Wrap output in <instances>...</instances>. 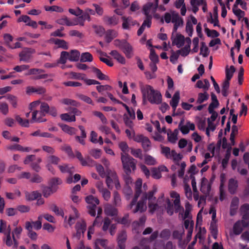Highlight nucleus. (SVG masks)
Wrapping results in <instances>:
<instances>
[{
	"label": "nucleus",
	"instance_id": "f257e3e1",
	"mask_svg": "<svg viewBox=\"0 0 249 249\" xmlns=\"http://www.w3.org/2000/svg\"><path fill=\"white\" fill-rule=\"evenodd\" d=\"M142 180L139 178L135 182V193L134 196L130 203L127 206V209L128 210H132L133 213H136L139 212L142 213L145 211L147 209L146 205L147 196L146 195L144 196H142L141 199L136 204L138 197L142 193Z\"/></svg>",
	"mask_w": 249,
	"mask_h": 249
},
{
	"label": "nucleus",
	"instance_id": "f03ea898",
	"mask_svg": "<svg viewBox=\"0 0 249 249\" xmlns=\"http://www.w3.org/2000/svg\"><path fill=\"white\" fill-rule=\"evenodd\" d=\"M143 96L145 97L147 94L148 101L152 104H159L161 101V95L160 92L155 90L152 87L146 85L142 89Z\"/></svg>",
	"mask_w": 249,
	"mask_h": 249
},
{
	"label": "nucleus",
	"instance_id": "7ed1b4c3",
	"mask_svg": "<svg viewBox=\"0 0 249 249\" xmlns=\"http://www.w3.org/2000/svg\"><path fill=\"white\" fill-rule=\"evenodd\" d=\"M121 160L125 173H131L136 169V161L127 154H121Z\"/></svg>",
	"mask_w": 249,
	"mask_h": 249
},
{
	"label": "nucleus",
	"instance_id": "20e7f679",
	"mask_svg": "<svg viewBox=\"0 0 249 249\" xmlns=\"http://www.w3.org/2000/svg\"><path fill=\"white\" fill-rule=\"evenodd\" d=\"M50 106L46 102H42L41 103L40 109V111L35 110L32 113V117L31 122L32 123H34L35 122H45L46 120L45 119H42L41 118H36V116L37 114H39L41 116H45L46 113L49 111Z\"/></svg>",
	"mask_w": 249,
	"mask_h": 249
},
{
	"label": "nucleus",
	"instance_id": "39448f33",
	"mask_svg": "<svg viewBox=\"0 0 249 249\" xmlns=\"http://www.w3.org/2000/svg\"><path fill=\"white\" fill-rule=\"evenodd\" d=\"M157 8V4H154V3L149 2L143 5L142 12L145 17H150L152 18L154 17L158 18V15L156 14Z\"/></svg>",
	"mask_w": 249,
	"mask_h": 249
},
{
	"label": "nucleus",
	"instance_id": "423d86ee",
	"mask_svg": "<svg viewBox=\"0 0 249 249\" xmlns=\"http://www.w3.org/2000/svg\"><path fill=\"white\" fill-rule=\"evenodd\" d=\"M36 53V50L31 48H24L19 53V61L29 62L32 58V55Z\"/></svg>",
	"mask_w": 249,
	"mask_h": 249
},
{
	"label": "nucleus",
	"instance_id": "0eeeda50",
	"mask_svg": "<svg viewBox=\"0 0 249 249\" xmlns=\"http://www.w3.org/2000/svg\"><path fill=\"white\" fill-rule=\"evenodd\" d=\"M74 157L78 159L81 164L83 166H93L95 165V161L94 160L89 156H87L84 159L82 154L78 151H75Z\"/></svg>",
	"mask_w": 249,
	"mask_h": 249
},
{
	"label": "nucleus",
	"instance_id": "6e6552de",
	"mask_svg": "<svg viewBox=\"0 0 249 249\" xmlns=\"http://www.w3.org/2000/svg\"><path fill=\"white\" fill-rule=\"evenodd\" d=\"M134 141L142 143V146L144 151H149L151 147V142L148 137L142 135H137L134 138Z\"/></svg>",
	"mask_w": 249,
	"mask_h": 249
},
{
	"label": "nucleus",
	"instance_id": "1a4fd4ad",
	"mask_svg": "<svg viewBox=\"0 0 249 249\" xmlns=\"http://www.w3.org/2000/svg\"><path fill=\"white\" fill-rule=\"evenodd\" d=\"M170 195L171 197L175 198L174 204L176 213H183L184 212V208L180 205V196L179 194L174 191H172L170 192Z\"/></svg>",
	"mask_w": 249,
	"mask_h": 249
},
{
	"label": "nucleus",
	"instance_id": "9d476101",
	"mask_svg": "<svg viewBox=\"0 0 249 249\" xmlns=\"http://www.w3.org/2000/svg\"><path fill=\"white\" fill-rule=\"evenodd\" d=\"M184 120L182 119L179 124L178 128L183 134H187L189 132L190 130H194L195 125L194 124L189 121H187L186 124H183Z\"/></svg>",
	"mask_w": 249,
	"mask_h": 249
},
{
	"label": "nucleus",
	"instance_id": "9b49d317",
	"mask_svg": "<svg viewBox=\"0 0 249 249\" xmlns=\"http://www.w3.org/2000/svg\"><path fill=\"white\" fill-rule=\"evenodd\" d=\"M86 223L85 221L81 220L78 221L75 225V229L76 230V236L77 238L80 239L81 236L83 235L86 229Z\"/></svg>",
	"mask_w": 249,
	"mask_h": 249
},
{
	"label": "nucleus",
	"instance_id": "f8f14e48",
	"mask_svg": "<svg viewBox=\"0 0 249 249\" xmlns=\"http://www.w3.org/2000/svg\"><path fill=\"white\" fill-rule=\"evenodd\" d=\"M239 203V198L236 196L233 197L230 205V214L231 216H233L236 214L238 208Z\"/></svg>",
	"mask_w": 249,
	"mask_h": 249
},
{
	"label": "nucleus",
	"instance_id": "ddd939ff",
	"mask_svg": "<svg viewBox=\"0 0 249 249\" xmlns=\"http://www.w3.org/2000/svg\"><path fill=\"white\" fill-rule=\"evenodd\" d=\"M125 56L130 59L134 56V49L130 43L126 42L124 48L122 49Z\"/></svg>",
	"mask_w": 249,
	"mask_h": 249
},
{
	"label": "nucleus",
	"instance_id": "4468645a",
	"mask_svg": "<svg viewBox=\"0 0 249 249\" xmlns=\"http://www.w3.org/2000/svg\"><path fill=\"white\" fill-rule=\"evenodd\" d=\"M238 181L234 178H230L228 182V190L230 194L236 193L238 188Z\"/></svg>",
	"mask_w": 249,
	"mask_h": 249
},
{
	"label": "nucleus",
	"instance_id": "2eb2a0df",
	"mask_svg": "<svg viewBox=\"0 0 249 249\" xmlns=\"http://www.w3.org/2000/svg\"><path fill=\"white\" fill-rule=\"evenodd\" d=\"M71 209L72 211V213L70 215L68 220V224L70 226L73 225L75 223L76 219L79 216V213L77 210L74 207L71 206Z\"/></svg>",
	"mask_w": 249,
	"mask_h": 249
},
{
	"label": "nucleus",
	"instance_id": "dca6fc26",
	"mask_svg": "<svg viewBox=\"0 0 249 249\" xmlns=\"http://www.w3.org/2000/svg\"><path fill=\"white\" fill-rule=\"evenodd\" d=\"M104 22L107 25L115 26L118 23L119 18L116 16H105L103 18Z\"/></svg>",
	"mask_w": 249,
	"mask_h": 249
},
{
	"label": "nucleus",
	"instance_id": "f3484780",
	"mask_svg": "<svg viewBox=\"0 0 249 249\" xmlns=\"http://www.w3.org/2000/svg\"><path fill=\"white\" fill-rule=\"evenodd\" d=\"M123 20L122 27L124 29H129L130 26H134L136 24V21H134L131 18L125 17H123L122 18Z\"/></svg>",
	"mask_w": 249,
	"mask_h": 249
},
{
	"label": "nucleus",
	"instance_id": "a211bd4d",
	"mask_svg": "<svg viewBox=\"0 0 249 249\" xmlns=\"http://www.w3.org/2000/svg\"><path fill=\"white\" fill-rule=\"evenodd\" d=\"M109 54L111 55L115 59H116L119 63L122 64H125V59L123 55L119 53L116 50L111 51L109 53Z\"/></svg>",
	"mask_w": 249,
	"mask_h": 249
},
{
	"label": "nucleus",
	"instance_id": "6ab92c4d",
	"mask_svg": "<svg viewBox=\"0 0 249 249\" xmlns=\"http://www.w3.org/2000/svg\"><path fill=\"white\" fill-rule=\"evenodd\" d=\"M25 229L28 231V236L32 240H36L37 238V234L33 231V226L30 222H25Z\"/></svg>",
	"mask_w": 249,
	"mask_h": 249
},
{
	"label": "nucleus",
	"instance_id": "aec40b11",
	"mask_svg": "<svg viewBox=\"0 0 249 249\" xmlns=\"http://www.w3.org/2000/svg\"><path fill=\"white\" fill-rule=\"evenodd\" d=\"M25 198L28 201H33L41 196V194L37 191L29 192H25Z\"/></svg>",
	"mask_w": 249,
	"mask_h": 249
},
{
	"label": "nucleus",
	"instance_id": "412c9836",
	"mask_svg": "<svg viewBox=\"0 0 249 249\" xmlns=\"http://www.w3.org/2000/svg\"><path fill=\"white\" fill-rule=\"evenodd\" d=\"M105 34V38L107 43L110 42L118 35L117 32L114 30H108Z\"/></svg>",
	"mask_w": 249,
	"mask_h": 249
},
{
	"label": "nucleus",
	"instance_id": "4be33fe9",
	"mask_svg": "<svg viewBox=\"0 0 249 249\" xmlns=\"http://www.w3.org/2000/svg\"><path fill=\"white\" fill-rule=\"evenodd\" d=\"M58 168L60 169V171L63 173H69L71 176L74 173V168L72 166H71L69 164H63L61 165H59Z\"/></svg>",
	"mask_w": 249,
	"mask_h": 249
},
{
	"label": "nucleus",
	"instance_id": "5701e85b",
	"mask_svg": "<svg viewBox=\"0 0 249 249\" xmlns=\"http://www.w3.org/2000/svg\"><path fill=\"white\" fill-rule=\"evenodd\" d=\"M172 23L174 24L173 30L174 32H176L179 27L183 26V20L179 17V14L178 13L177 16L175 17Z\"/></svg>",
	"mask_w": 249,
	"mask_h": 249
},
{
	"label": "nucleus",
	"instance_id": "b1692460",
	"mask_svg": "<svg viewBox=\"0 0 249 249\" xmlns=\"http://www.w3.org/2000/svg\"><path fill=\"white\" fill-rule=\"evenodd\" d=\"M243 222L237 221L233 225V232L235 235L240 234L243 231Z\"/></svg>",
	"mask_w": 249,
	"mask_h": 249
},
{
	"label": "nucleus",
	"instance_id": "393cba45",
	"mask_svg": "<svg viewBox=\"0 0 249 249\" xmlns=\"http://www.w3.org/2000/svg\"><path fill=\"white\" fill-rule=\"evenodd\" d=\"M91 71L96 74L97 77L99 79L101 80H107L109 79L108 77L106 75L103 74L99 69H97L95 67H92L91 68Z\"/></svg>",
	"mask_w": 249,
	"mask_h": 249
},
{
	"label": "nucleus",
	"instance_id": "a878e982",
	"mask_svg": "<svg viewBox=\"0 0 249 249\" xmlns=\"http://www.w3.org/2000/svg\"><path fill=\"white\" fill-rule=\"evenodd\" d=\"M185 42V37L182 35H178L173 42L176 46L179 48L183 46Z\"/></svg>",
	"mask_w": 249,
	"mask_h": 249
},
{
	"label": "nucleus",
	"instance_id": "bb28decb",
	"mask_svg": "<svg viewBox=\"0 0 249 249\" xmlns=\"http://www.w3.org/2000/svg\"><path fill=\"white\" fill-rule=\"evenodd\" d=\"M105 213L110 216H115L118 213L117 209L111 205H107L105 208Z\"/></svg>",
	"mask_w": 249,
	"mask_h": 249
},
{
	"label": "nucleus",
	"instance_id": "cd10ccee",
	"mask_svg": "<svg viewBox=\"0 0 249 249\" xmlns=\"http://www.w3.org/2000/svg\"><path fill=\"white\" fill-rule=\"evenodd\" d=\"M210 83L207 79H205L203 81L201 80H198L196 82V87L200 89H203L205 91L208 90L210 87Z\"/></svg>",
	"mask_w": 249,
	"mask_h": 249
},
{
	"label": "nucleus",
	"instance_id": "c85d7f7f",
	"mask_svg": "<svg viewBox=\"0 0 249 249\" xmlns=\"http://www.w3.org/2000/svg\"><path fill=\"white\" fill-rule=\"evenodd\" d=\"M126 239V234L124 231H121L118 234V246L121 247H123V248H125L124 242Z\"/></svg>",
	"mask_w": 249,
	"mask_h": 249
},
{
	"label": "nucleus",
	"instance_id": "c756f323",
	"mask_svg": "<svg viewBox=\"0 0 249 249\" xmlns=\"http://www.w3.org/2000/svg\"><path fill=\"white\" fill-rule=\"evenodd\" d=\"M179 100V91H177L174 94L172 100L170 101V104L172 107V108L175 110L178 105Z\"/></svg>",
	"mask_w": 249,
	"mask_h": 249
},
{
	"label": "nucleus",
	"instance_id": "7c9ffc66",
	"mask_svg": "<svg viewBox=\"0 0 249 249\" xmlns=\"http://www.w3.org/2000/svg\"><path fill=\"white\" fill-rule=\"evenodd\" d=\"M85 200L87 203L89 204V205H94L95 206H97V205L99 204V200L97 197L94 196L92 195H89L87 196Z\"/></svg>",
	"mask_w": 249,
	"mask_h": 249
},
{
	"label": "nucleus",
	"instance_id": "2f4dec72",
	"mask_svg": "<svg viewBox=\"0 0 249 249\" xmlns=\"http://www.w3.org/2000/svg\"><path fill=\"white\" fill-rule=\"evenodd\" d=\"M57 190V187H54L53 188V187H45L43 189L42 191V194L43 196L45 197H48L50 196L52 194L55 192Z\"/></svg>",
	"mask_w": 249,
	"mask_h": 249
},
{
	"label": "nucleus",
	"instance_id": "473e14b6",
	"mask_svg": "<svg viewBox=\"0 0 249 249\" xmlns=\"http://www.w3.org/2000/svg\"><path fill=\"white\" fill-rule=\"evenodd\" d=\"M69 60L71 61H77L80 56V52L76 50H71L69 53Z\"/></svg>",
	"mask_w": 249,
	"mask_h": 249
},
{
	"label": "nucleus",
	"instance_id": "72a5a7b5",
	"mask_svg": "<svg viewBox=\"0 0 249 249\" xmlns=\"http://www.w3.org/2000/svg\"><path fill=\"white\" fill-rule=\"evenodd\" d=\"M209 98V94L205 91L204 93H199L198 94V97L196 100V104H201L204 102L208 100Z\"/></svg>",
	"mask_w": 249,
	"mask_h": 249
},
{
	"label": "nucleus",
	"instance_id": "f704fd0d",
	"mask_svg": "<svg viewBox=\"0 0 249 249\" xmlns=\"http://www.w3.org/2000/svg\"><path fill=\"white\" fill-rule=\"evenodd\" d=\"M177 13L171 12V13H166L164 15V19L166 23H169L174 21V18L177 15Z\"/></svg>",
	"mask_w": 249,
	"mask_h": 249
},
{
	"label": "nucleus",
	"instance_id": "c9c22d12",
	"mask_svg": "<svg viewBox=\"0 0 249 249\" xmlns=\"http://www.w3.org/2000/svg\"><path fill=\"white\" fill-rule=\"evenodd\" d=\"M184 233V230L183 228L180 230H175L173 232V237L174 239L178 240L179 242L182 239V236Z\"/></svg>",
	"mask_w": 249,
	"mask_h": 249
},
{
	"label": "nucleus",
	"instance_id": "e433bc0d",
	"mask_svg": "<svg viewBox=\"0 0 249 249\" xmlns=\"http://www.w3.org/2000/svg\"><path fill=\"white\" fill-rule=\"evenodd\" d=\"M54 43L55 45H57L59 48H61L65 50L68 49L69 48L68 43L64 40L57 38L55 39Z\"/></svg>",
	"mask_w": 249,
	"mask_h": 249
},
{
	"label": "nucleus",
	"instance_id": "4c0bfd02",
	"mask_svg": "<svg viewBox=\"0 0 249 249\" xmlns=\"http://www.w3.org/2000/svg\"><path fill=\"white\" fill-rule=\"evenodd\" d=\"M50 209L56 215L64 217V213L62 209H60L55 204H53L50 205Z\"/></svg>",
	"mask_w": 249,
	"mask_h": 249
},
{
	"label": "nucleus",
	"instance_id": "58836bf2",
	"mask_svg": "<svg viewBox=\"0 0 249 249\" xmlns=\"http://www.w3.org/2000/svg\"><path fill=\"white\" fill-rule=\"evenodd\" d=\"M235 71V69L233 66H231L230 68H228V66L226 69V81H229L232 78L234 72Z\"/></svg>",
	"mask_w": 249,
	"mask_h": 249
},
{
	"label": "nucleus",
	"instance_id": "ea45409f",
	"mask_svg": "<svg viewBox=\"0 0 249 249\" xmlns=\"http://www.w3.org/2000/svg\"><path fill=\"white\" fill-rule=\"evenodd\" d=\"M93 60L92 55L88 52L82 53L80 57V61L83 62H91Z\"/></svg>",
	"mask_w": 249,
	"mask_h": 249
},
{
	"label": "nucleus",
	"instance_id": "a19ab883",
	"mask_svg": "<svg viewBox=\"0 0 249 249\" xmlns=\"http://www.w3.org/2000/svg\"><path fill=\"white\" fill-rule=\"evenodd\" d=\"M69 53L63 51L61 52L60 57L58 60V63L64 64L66 63L67 59L69 60Z\"/></svg>",
	"mask_w": 249,
	"mask_h": 249
},
{
	"label": "nucleus",
	"instance_id": "79ce46f5",
	"mask_svg": "<svg viewBox=\"0 0 249 249\" xmlns=\"http://www.w3.org/2000/svg\"><path fill=\"white\" fill-rule=\"evenodd\" d=\"M61 103L67 105H71L74 107H79L80 106V104L77 102L76 101L69 99V98H64L61 100Z\"/></svg>",
	"mask_w": 249,
	"mask_h": 249
},
{
	"label": "nucleus",
	"instance_id": "37998d69",
	"mask_svg": "<svg viewBox=\"0 0 249 249\" xmlns=\"http://www.w3.org/2000/svg\"><path fill=\"white\" fill-rule=\"evenodd\" d=\"M42 161V159L40 158H37L35 162H33L31 163L30 166L35 171L38 172L41 168L39 166V163Z\"/></svg>",
	"mask_w": 249,
	"mask_h": 249
},
{
	"label": "nucleus",
	"instance_id": "c03bdc74",
	"mask_svg": "<svg viewBox=\"0 0 249 249\" xmlns=\"http://www.w3.org/2000/svg\"><path fill=\"white\" fill-rule=\"evenodd\" d=\"M161 153L164 155L167 159H171V154H172V150L171 151L169 147L162 146H161Z\"/></svg>",
	"mask_w": 249,
	"mask_h": 249
},
{
	"label": "nucleus",
	"instance_id": "a18cd8bd",
	"mask_svg": "<svg viewBox=\"0 0 249 249\" xmlns=\"http://www.w3.org/2000/svg\"><path fill=\"white\" fill-rule=\"evenodd\" d=\"M124 122L125 124V125L130 128L132 129L134 126V124L132 122L133 119H132L130 118H129L128 115L126 114H124L123 116Z\"/></svg>",
	"mask_w": 249,
	"mask_h": 249
},
{
	"label": "nucleus",
	"instance_id": "49530a36",
	"mask_svg": "<svg viewBox=\"0 0 249 249\" xmlns=\"http://www.w3.org/2000/svg\"><path fill=\"white\" fill-rule=\"evenodd\" d=\"M61 127L64 132H65L70 135H73L75 133L76 129L74 128L69 126L68 125H66V124L61 125Z\"/></svg>",
	"mask_w": 249,
	"mask_h": 249
},
{
	"label": "nucleus",
	"instance_id": "de8ad7c7",
	"mask_svg": "<svg viewBox=\"0 0 249 249\" xmlns=\"http://www.w3.org/2000/svg\"><path fill=\"white\" fill-rule=\"evenodd\" d=\"M94 30V32L99 36H102L105 33V30L104 28L101 26H98L93 25L92 26Z\"/></svg>",
	"mask_w": 249,
	"mask_h": 249
},
{
	"label": "nucleus",
	"instance_id": "09e8293b",
	"mask_svg": "<svg viewBox=\"0 0 249 249\" xmlns=\"http://www.w3.org/2000/svg\"><path fill=\"white\" fill-rule=\"evenodd\" d=\"M60 160V159L54 155H50L48 156L47 159V163L49 164H53L56 165Z\"/></svg>",
	"mask_w": 249,
	"mask_h": 249
},
{
	"label": "nucleus",
	"instance_id": "8fccbe9b",
	"mask_svg": "<svg viewBox=\"0 0 249 249\" xmlns=\"http://www.w3.org/2000/svg\"><path fill=\"white\" fill-rule=\"evenodd\" d=\"M61 119L68 122H75L76 120L74 115L70 116L68 113L62 114L60 115Z\"/></svg>",
	"mask_w": 249,
	"mask_h": 249
},
{
	"label": "nucleus",
	"instance_id": "3c124183",
	"mask_svg": "<svg viewBox=\"0 0 249 249\" xmlns=\"http://www.w3.org/2000/svg\"><path fill=\"white\" fill-rule=\"evenodd\" d=\"M113 204L115 206H120L121 205V196L117 191L113 193Z\"/></svg>",
	"mask_w": 249,
	"mask_h": 249
},
{
	"label": "nucleus",
	"instance_id": "603ef678",
	"mask_svg": "<svg viewBox=\"0 0 249 249\" xmlns=\"http://www.w3.org/2000/svg\"><path fill=\"white\" fill-rule=\"evenodd\" d=\"M201 192L204 195H208L211 191V185L209 183L202 182L200 188Z\"/></svg>",
	"mask_w": 249,
	"mask_h": 249
},
{
	"label": "nucleus",
	"instance_id": "864d4df0",
	"mask_svg": "<svg viewBox=\"0 0 249 249\" xmlns=\"http://www.w3.org/2000/svg\"><path fill=\"white\" fill-rule=\"evenodd\" d=\"M56 22L61 25H66L68 26H71L72 24L71 23V21L67 17H64L61 18H59L56 20Z\"/></svg>",
	"mask_w": 249,
	"mask_h": 249
},
{
	"label": "nucleus",
	"instance_id": "5fc2aeb1",
	"mask_svg": "<svg viewBox=\"0 0 249 249\" xmlns=\"http://www.w3.org/2000/svg\"><path fill=\"white\" fill-rule=\"evenodd\" d=\"M16 121L23 127H28L29 125V121L28 120H23L19 116H15Z\"/></svg>",
	"mask_w": 249,
	"mask_h": 249
},
{
	"label": "nucleus",
	"instance_id": "6e6d98bb",
	"mask_svg": "<svg viewBox=\"0 0 249 249\" xmlns=\"http://www.w3.org/2000/svg\"><path fill=\"white\" fill-rule=\"evenodd\" d=\"M123 192L125 196L126 199L127 200L130 198L133 194V191L129 185H126L124 187Z\"/></svg>",
	"mask_w": 249,
	"mask_h": 249
},
{
	"label": "nucleus",
	"instance_id": "4d7b16f0",
	"mask_svg": "<svg viewBox=\"0 0 249 249\" xmlns=\"http://www.w3.org/2000/svg\"><path fill=\"white\" fill-rule=\"evenodd\" d=\"M107 175L110 176L111 178H112L114 181V183L115 184L116 188H118V187H120L118 178L115 172L110 171V173H108Z\"/></svg>",
	"mask_w": 249,
	"mask_h": 249
},
{
	"label": "nucleus",
	"instance_id": "13d9d810",
	"mask_svg": "<svg viewBox=\"0 0 249 249\" xmlns=\"http://www.w3.org/2000/svg\"><path fill=\"white\" fill-rule=\"evenodd\" d=\"M92 114L94 116L100 118L103 124H107V120L106 117L104 116V115L101 112L98 111H94L92 112Z\"/></svg>",
	"mask_w": 249,
	"mask_h": 249
},
{
	"label": "nucleus",
	"instance_id": "bf43d9fd",
	"mask_svg": "<svg viewBox=\"0 0 249 249\" xmlns=\"http://www.w3.org/2000/svg\"><path fill=\"white\" fill-rule=\"evenodd\" d=\"M171 159H173L176 164H179V161L182 158V156L180 154H178L174 150H172V154H171Z\"/></svg>",
	"mask_w": 249,
	"mask_h": 249
},
{
	"label": "nucleus",
	"instance_id": "052dcab7",
	"mask_svg": "<svg viewBox=\"0 0 249 249\" xmlns=\"http://www.w3.org/2000/svg\"><path fill=\"white\" fill-rule=\"evenodd\" d=\"M232 12L233 14L238 18L239 20L243 17L245 14L243 11H242L241 9L233 6L232 7Z\"/></svg>",
	"mask_w": 249,
	"mask_h": 249
},
{
	"label": "nucleus",
	"instance_id": "680f3d73",
	"mask_svg": "<svg viewBox=\"0 0 249 249\" xmlns=\"http://www.w3.org/2000/svg\"><path fill=\"white\" fill-rule=\"evenodd\" d=\"M89 154L95 159H99L102 154V151L99 149H93L89 151Z\"/></svg>",
	"mask_w": 249,
	"mask_h": 249
},
{
	"label": "nucleus",
	"instance_id": "e2e57ef3",
	"mask_svg": "<svg viewBox=\"0 0 249 249\" xmlns=\"http://www.w3.org/2000/svg\"><path fill=\"white\" fill-rule=\"evenodd\" d=\"M61 149L63 151H64L69 157H74V155L70 146L65 144L61 147Z\"/></svg>",
	"mask_w": 249,
	"mask_h": 249
},
{
	"label": "nucleus",
	"instance_id": "0e129e2a",
	"mask_svg": "<svg viewBox=\"0 0 249 249\" xmlns=\"http://www.w3.org/2000/svg\"><path fill=\"white\" fill-rule=\"evenodd\" d=\"M205 31L208 36L217 37L219 36V33L216 30H211L207 28H205Z\"/></svg>",
	"mask_w": 249,
	"mask_h": 249
},
{
	"label": "nucleus",
	"instance_id": "69168bd1",
	"mask_svg": "<svg viewBox=\"0 0 249 249\" xmlns=\"http://www.w3.org/2000/svg\"><path fill=\"white\" fill-rule=\"evenodd\" d=\"M144 160L145 163L149 165H154L157 163L156 159L150 155H146Z\"/></svg>",
	"mask_w": 249,
	"mask_h": 249
},
{
	"label": "nucleus",
	"instance_id": "338daca9",
	"mask_svg": "<svg viewBox=\"0 0 249 249\" xmlns=\"http://www.w3.org/2000/svg\"><path fill=\"white\" fill-rule=\"evenodd\" d=\"M230 86V82L228 81H225L222 85V95L226 97L228 95V89Z\"/></svg>",
	"mask_w": 249,
	"mask_h": 249
},
{
	"label": "nucleus",
	"instance_id": "774afa93",
	"mask_svg": "<svg viewBox=\"0 0 249 249\" xmlns=\"http://www.w3.org/2000/svg\"><path fill=\"white\" fill-rule=\"evenodd\" d=\"M190 52V47L189 46H185L182 49L177 51L178 54H180L182 56H187Z\"/></svg>",
	"mask_w": 249,
	"mask_h": 249
}]
</instances>
